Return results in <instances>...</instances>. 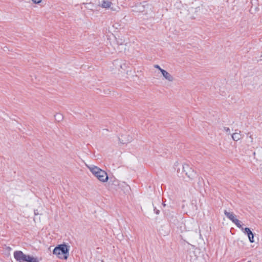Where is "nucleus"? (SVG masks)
Instances as JSON below:
<instances>
[{"instance_id":"obj_5","label":"nucleus","mask_w":262,"mask_h":262,"mask_svg":"<svg viewBox=\"0 0 262 262\" xmlns=\"http://www.w3.org/2000/svg\"><path fill=\"white\" fill-rule=\"evenodd\" d=\"M14 256L16 260H20V261L27 258L28 261H30V262H36V258L29 255H26L24 254L21 251L15 252L14 253Z\"/></svg>"},{"instance_id":"obj_12","label":"nucleus","mask_w":262,"mask_h":262,"mask_svg":"<svg viewBox=\"0 0 262 262\" xmlns=\"http://www.w3.org/2000/svg\"><path fill=\"white\" fill-rule=\"evenodd\" d=\"M117 43L119 44V45H122L123 44V43L125 42V39H122V38H119L118 40H117Z\"/></svg>"},{"instance_id":"obj_18","label":"nucleus","mask_w":262,"mask_h":262,"mask_svg":"<svg viewBox=\"0 0 262 262\" xmlns=\"http://www.w3.org/2000/svg\"><path fill=\"white\" fill-rule=\"evenodd\" d=\"M86 4L89 5H93V4L92 3H86Z\"/></svg>"},{"instance_id":"obj_6","label":"nucleus","mask_w":262,"mask_h":262,"mask_svg":"<svg viewBox=\"0 0 262 262\" xmlns=\"http://www.w3.org/2000/svg\"><path fill=\"white\" fill-rule=\"evenodd\" d=\"M154 67L159 70V71L161 73L163 78L168 82H171L174 80L173 76L166 70L161 68L159 65L155 64Z\"/></svg>"},{"instance_id":"obj_8","label":"nucleus","mask_w":262,"mask_h":262,"mask_svg":"<svg viewBox=\"0 0 262 262\" xmlns=\"http://www.w3.org/2000/svg\"><path fill=\"white\" fill-rule=\"evenodd\" d=\"M132 137L128 135H122L119 138L120 142L123 144L130 142L132 141Z\"/></svg>"},{"instance_id":"obj_2","label":"nucleus","mask_w":262,"mask_h":262,"mask_svg":"<svg viewBox=\"0 0 262 262\" xmlns=\"http://www.w3.org/2000/svg\"><path fill=\"white\" fill-rule=\"evenodd\" d=\"M53 254L58 258L67 259L69 255V246L66 244L59 245L54 248Z\"/></svg>"},{"instance_id":"obj_13","label":"nucleus","mask_w":262,"mask_h":262,"mask_svg":"<svg viewBox=\"0 0 262 262\" xmlns=\"http://www.w3.org/2000/svg\"><path fill=\"white\" fill-rule=\"evenodd\" d=\"M32 2L34 4H38L41 3L42 0H31Z\"/></svg>"},{"instance_id":"obj_10","label":"nucleus","mask_w":262,"mask_h":262,"mask_svg":"<svg viewBox=\"0 0 262 262\" xmlns=\"http://www.w3.org/2000/svg\"><path fill=\"white\" fill-rule=\"evenodd\" d=\"M232 138L234 141H237L242 138L241 132L239 130L236 132L232 135Z\"/></svg>"},{"instance_id":"obj_17","label":"nucleus","mask_w":262,"mask_h":262,"mask_svg":"<svg viewBox=\"0 0 262 262\" xmlns=\"http://www.w3.org/2000/svg\"><path fill=\"white\" fill-rule=\"evenodd\" d=\"M156 213L157 214H158L159 213V210H155Z\"/></svg>"},{"instance_id":"obj_4","label":"nucleus","mask_w":262,"mask_h":262,"mask_svg":"<svg viewBox=\"0 0 262 262\" xmlns=\"http://www.w3.org/2000/svg\"><path fill=\"white\" fill-rule=\"evenodd\" d=\"M183 172L189 180H193L196 177L195 172L188 164L183 165Z\"/></svg>"},{"instance_id":"obj_14","label":"nucleus","mask_w":262,"mask_h":262,"mask_svg":"<svg viewBox=\"0 0 262 262\" xmlns=\"http://www.w3.org/2000/svg\"><path fill=\"white\" fill-rule=\"evenodd\" d=\"M224 130L227 133H228L229 134H230V129L228 127H224Z\"/></svg>"},{"instance_id":"obj_3","label":"nucleus","mask_w":262,"mask_h":262,"mask_svg":"<svg viewBox=\"0 0 262 262\" xmlns=\"http://www.w3.org/2000/svg\"><path fill=\"white\" fill-rule=\"evenodd\" d=\"M98 6L106 10H111L112 11H119L118 7H114V4L110 0H99Z\"/></svg>"},{"instance_id":"obj_9","label":"nucleus","mask_w":262,"mask_h":262,"mask_svg":"<svg viewBox=\"0 0 262 262\" xmlns=\"http://www.w3.org/2000/svg\"><path fill=\"white\" fill-rule=\"evenodd\" d=\"M243 230H244V233L248 235L249 241L251 243H253L254 242V235L250 229L249 228H245Z\"/></svg>"},{"instance_id":"obj_11","label":"nucleus","mask_w":262,"mask_h":262,"mask_svg":"<svg viewBox=\"0 0 262 262\" xmlns=\"http://www.w3.org/2000/svg\"><path fill=\"white\" fill-rule=\"evenodd\" d=\"M54 116L55 119L58 122L61 121L63 119V116L60 114H56Z\"/></svg>"},{"instance_id":"obj_16","label":"nucleus","mask_w":262,"mask_h":262,"mask_svg":"<svg viewBox=\"0 0 262 262\" xmlns=\"http://www.w3.org/2000/svg\"><path fill=\"white\" fill-rule=\"evenodd\" d=\"M249 138H250V140H251V142H253V138H252V136L250 135L249 136Z\"/></svg>"},{"instance_id":"obj_1","label":"nucleus","mask_w":262,"mask_h":262,"mask_svg":"<svg viewBox=\"0 0 262 262\" xmlns=\"http://www.w3.org/2000/svg\"><path fill=\"white\" fill-rule=\"evenodd\" d=\"M86 166L99 181L105 183L108 181V175L105 171L94 165H86Z\"/></svg>"},{"instance_id":"obj_15","label":"nucleus","mask_w":262,"mask_h":262,"mask_svg":"<svg viewBox=\"0 0 262 262\" xmlns=\"http://www.w3.org/2000/svg\"><path fill=\"white\" fill-rule=\"evenodd\" d=\"M34 214H35V215H38V214H39V213H38V211H37V210L34 211Z\"/></svg>"},{"instance_id":"obj_7","label":"nucleus","mask_w":262,"mask_h":262,"mask_svg":"<svg viewBox=\"0 0 262 262\" xmlns=\"http://www.w3.org/2000/svg\"><path fill=\"white\" fill-rule=\"evenodd\" d=\"M225 215L233 223H234L237 227L243 229L241 224V222L236 219V215L233 212H228L227 210L224 211Z\"/></svg>"}]
</instances>
